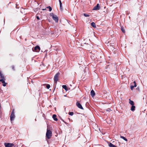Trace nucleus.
Wrapping results in <instances>:
<instances>
[{
	"label": "nucleus",
	"instance_id": "nucleus-1",
	"mask_svg": "<svg viewBox=\"0 0 147 147\" xmlns=\"http://www.w3.org/2000/svg\"><path fill=\"white\" fill-rule=\"evenodd\" d=\"M50 16H52L53 20L55 21L56 22H57L58 21V18L57 16L54 15L53 13H51L50 14Z\"/></svg>",
	"mask_w": 147,
	"mask_h": 147
},
{
	"label": "nucleus",
	"instance_id": "nucleus-2",
	"mask_svg": "<svg viewBox=\"0 0 147 147\" xmlns=\"http://www.w3.org/2000/svg\"><path fill=\"white\" fill-rule=\"evenodd\" d=\"M46 136L49 139L52 136V132L49 130L47 129Z\"/></svg>",
	"mask_w": 147,
	"mask_h": 147
},
{
	"label": "nucleus",
	"instance_id": "nucleus-3",
	"mask_svg": "<svg viewBox=\"0 0 147 147\" xmlns=\"http://www.w3.org/2000/svg\"><path fill=\"white\" fill-rule=\"evenodd\" d=\"M59 75V73L58 72L54 76V81L55 82V83H56L57 82L58 80V78Z\"/></svg>",
	"mask_w": 147,
	"mask_h": 147
},
{
	"label": "nucleus",
	"instance_id": "nucleus-4",
	"mask_svg": "<svg viewBox=\"0 0 147 147\" xmlns=\"http://www.w3.org/2000/svg\"><path fill=\"white\" fill-rule=\"evenodd\" d=\"M4 145L5 147H11L14 146V144L13 143H5Z\"/></svg>",
	"mask_w": 147,
	"mask_h": 147
},
{
	"label": "nucleus",
	"instance_id": "nucleus-5",
	"mask_svg": "<svg viewBox=\"0 0 147 147\" xmlns=\"http://www.w3.org/2000/svg\"><path fill=\"white\" fill-rule=\"evenodd\" d=\"M10 119L11 121L13 120L15 118L14 110H13L12 111L10 116Z\"/></svg>",
	"mask_w": 147,
	"mask_h": 147
},
{
	"label": "nucleus",
	"instance_id": "nucleus-6",
	"mask_svg": "<svg viewBox=\"0 0 147 147\" xmlns=\"http://www.w3.org/2000/svg\"><path fill=\"white\" fill-rule=\"evenodd\" d=\"M100 8V6L98 3L94 7L93 9V10H99Z\"/></svg>",
	"mask_w": 147,
	"mask_h": 147
},
{
	"label": "nucleus",
	"instance_id": "nucleus-7",
	"mask_svg": "<svg viewBox=\"0 0 147 147\" xmlns=\"http://www.w3.org/2000/svg\"><path fill=\"white\" fill-rule=\"evenodd\" d=\"M76 104L78 107L82 109H83V108L82 105L78 102H76Z\"/></svg>",
	"mask_w": 147,
	"mask_h": 147
},
{
	"label": "nucleus",
	"instance_id": "nucleus-8",
	"mask_svg": "<svg viewBox=\"0 0 147 147\" xmlns=\"http://www.w3.org/2000/svg\"><path fill=\"white\" fill-rule=\"evenodd\" d=\"M34 49L37 52H39L40 51V47L38 46H36L34 47Z\"/></svg>",
	"mask_w": 147,
	"mask_h": 147
},
{
	"label": "nucleus",
	"instance_id": "nucleus-9",
	"mask_svg": "<svg viewBox=\"0 0 147 147\" xmlns=\"http://www.w3.org/2000/svg\"><path fill=\"white\" fill-rule=\"evenodd\" d=\"M5 80L0 79V81L3 84V86L4 87L6 86V83L5 81Z\"/></svg>",
	"mask_w": 147,
	"mask_h": 147
},
{
	"label": "nucleus",
	"instance_id": "nucleus-10",
	"mask_svg": "<svg viewBox=\"0 0 147 147\" xmlns=\"http://www.w3.org/2000/svg\"><path fill=\"white\" fill-rule=\"evenodd\" d=\"M59 4H60V10L61 11H62L63 9V8H62V3L61 2V1L60 0H59Z\"/></svg>",
	"mask_w": 147,
	"mask_h": 147
},
{
	"label": "nucleus",
	"instance_id": "nucleus-11",
	"mask_svg": "<svg viewBox=\"0 0 147 147\" xmlns=\"http://www.w3.org/2000/svg\"><path fill=\"white\" fill-rule=\"evenodd\" d=\"M90 94L91 96L92 97H93L95 95V93L94 92V91L93 90H92L91 92H90Z\"/></svg>",
	"mask_w": 147,
	"mask_h": 147
},
{
	"label": "nucleus",
	"instance_id": "nucleus-12",
	"mask_svg": "<svg viewBox=\"0 0 147 147\" xmlns=\"http://www.w3.org/2000/svg\"><path fill=\"white\" fill-rule=\"evenodd\" d=\"M0 76L1 78V79L5 80L4 76L2 74L1 71H0Z\"/></svg>",
	"mask_w": 147,
	"mask_h": 147
},
{
	"label": "nucleus",
	"instance_id": "nucleus-13",
	"mask_svg": "<svg viewBox=\"0 0 147 147\" xmlns=\"http://www.w3.org/2000/svg\"><path fill=\"white\" fill-rule=\"evenodd\" d=\"M53 119L55 121H57L58 120L56 118V115L55 114L53 115Z\"/></svg>",
	"mask_w": 147,
	"mask_h": 147
},
{
	"label": "nucleus",
	"instance_id": "nucleus-14",
	"mask_svg": "<svg viewBox=\"0 0 147 147\" xmlns=\"http://www.w3.org/2000/svg\"><path fill=\"white\" fill-rule=\"evenodd\" d=\"M129 103L130 104H131L132 106L134 105V102L133 101L131 100L130 99H129Z\"/></svg>",
	"mask_w": 147,
	"mask_h": 147
},
{
	"label": "nucleus",
	"instance_id": "nucleus-15",
	"mask_svg": "<svg viewBox=\"0 0 147 147\" xmlns=\"http://www.w3.org/2000/svg\"><path fill=\"white\" fill-rule=\"evenodd\" d=\"M62 86L63 88L66 91L68 90L67 88V87L66 85H63Z\"/></svg>",
	"mask_w": 147,
	"mask_h": 147
},
{
	"label": "nucleus",
	"instance_id": "nucleus-16",
	"mask_svg": "<svg viewBox=\"0 0 147 147\" xmlns=\"http://www.w3.org/2000/svg\"><path fill=\"white\" fill-rule=\"evenodd\" d=\"M91 25L92 27H93L94 28H96L95 24L94 22H92V23H91Z\"/></svg>",
	"mask_w": 147,
	"mask_h": 147
},
{
	"label": "nucleus",
	"instance_id": "nucleus-17",
	"mask_svg": "<svg viewBox=\"0 0 147 147\" xmlns=\"http://www.w3.org/2000/svg\"><path fill=\"white\" fill-rule=\"evenodd\" d=\"M135 107L134 105L132 106L131 108V110L133 111H134L135 110Z\"/></svg>",
	"mask_w": 147,
	"mask_h": 147
},
{
	"label": "nucleus",
	"instance_id": "nucleus-18",
	"mask_svg": "<svg viewBox=\"0 0 147 147\" xmlns=\"http://www.w3.org/2000/svg\"><path fill=\"white\" fill-rule=\"evenodd\" d=\"M120 137L121 138L123 139V140H124L125 141H127V139L125 137H124L123 136H121Z\"/></svg>",
	"mask_w": 147,
	"mask_h": 147
},
{
	"label": "nucleus",
	"instance_id": "nucleus-19",
	"mask_svg": "<svg viewBox=\"0 0 147 147\" xmlns=\"http://www.w3.org/2000/svg\"><path fill=\"white\" fill-rule=\"evenodd\" d=\"M47 8H49V11H51L52 10V8L50 6L47 7Z\"/></svg>",
	"mask_w": 147,
	"mask_h": 147
},
{
	"label": "nucleus",
	"instance_id": "nucleus-20",
	"mask_svg": "<svg viewBox=\"0 0 147 147\" xmlns=\"http://www.w3.org/2000/svg\"><path fill=\"white\" fill-rule=\"evenodd\" d=\"M106 111H108V112H110V111H111V109H110V108H108V109H106Z\"/></svg>",
	"mask_w": 147,
	"mask_h": 147
},
{
	"label": "nucleus",
	"instance_id": "nucleus-21",
	"mask_svg": "<svg viewBox=\"0 0 147 147\" xmlns=\"http://www.w3.org/2000/svg\"><path fill=\"white\" fill-rule=\"evenodd\" d=\"M46 87L47 89H49L50 88V86L49 85H47L46 86Z\"/></svg>",
	"mask_w": 147,
	"mask_h": 147
},
{
	"label": "nucleus",
	"instance_id": "nucleus-22",
	"mask_svg": "<svg viewBox=\"0 0 147 147\" xmlns=\"http://www.w3.org/2000/svg\"><path fill=\"white\" fill-rule=\"evenodd\" d=\"M134 86H135V87L137 86V85L136 84V82L135 81L134 82Z\"/></svg>",
	"mask_w": 147,
	"mask_h": 147
},
{
	"label": "nucleus",
	"instance_id": "nucleus-23",
	"mask_svg": "<svg viewBox=\"0 0 147 147\" xmlns=\"http://www.w3.org/2000/svg\"><path fill=\"white\" fill-rule=\"evenodd\" d=\"M74 113L73 112H70L69 113V114L71 116H72L73 115Z\"/></svg>",
	"mask_w": 147,
	"mask_h": 147
},
{
	"label": "nucleus",
	"instance_id": "nucleus-24",
	"mask_svg": "<svg viewBox=\"0 0 147 147\" xmlns=\"http://www.w3.org/2000/svg\"><path fill=\"white\" fill-rule=\"evenodd\" d=\"M84 16L85 17H88L89 16V15L88 14H86V13H84L83 14Z\"/></svg>",
	"mask_w": 147,
	"mask_h": 147
},
{
	"label": "nucleus",
	"instance_id": "nucleus-25",
	"mask_svg": "<svg viewBox=\"0 0 147 147\" xmlns=\"http://www.w3.org/2000/svg\"><path fill=\"white\" fill-rule=\"evenodd\" d=\"M135 86H130V89L131 90H132L134 88V87Z\"/></svg>",
	"mask_w": 147,
	"mask_h": 147
},
{
	"label": "nucleus",
	"instance_id": "nucleus-26",
	"mask_svg": "<svg viewBox=\"0 0 147 147\" xmlns=\"http://www.w3.org/2000/svg\"><path fill=\"white\" fill-rule=\"evenodd\" d=\"M121 30L124 33V32H125V30H124V29L123 28H121Z\"/></svg>",
	"mask_w": 147,
	"mask_h": 147
},
{
	"label": "nucleus",
	"instance_id": "nucleus-27",
	"mask_svg": "<svg viewBox=\"0 0 147 147\" xmlns=\"http://www.w3.org/2000/svg\"><path fill=\"white\" fill-rule=\"evenodd\" d=\"M36 18L38 20H39L40 19L39 17L38 16L36 17Z\"/></svg>",
	"mask_w": 147,
	"mask_h": 147
},
{
	"label": "nucleus",
	"instance_id": "nucleus-28",
	"mask_svg": "<svg viewBox=\"0 0 147 147\" xmlns=\"http://www.w3.org/2000/svg\"><path fill=\"white\" fill-rule=\"evenodd\" d=\"M46 10V9H42L43 10Z\"/></svg>",
	"mask_w": 147,
	"mask_h": 147
},
{
	"label": "nucleus",
	"instance_id": "nucleus-29",
	"mask_svg": "<svg viewBox=\"0 0 147 147\" xmlns=\"http://www.w3.org/2000/svg\"><path fill=\"white\" fill-rule=\"evenodd\" d=\"M12 68H13V69H14V67H13V66H12Z\"/></svg>",
	"mask_w": 147,
	"mask_h": 147
},
{
	"label": "nucleus",
	"instance_id": "nucleus-30",
	"mask_svg": "<svg viewBox=\"0 0 147 147\" xmlns=\"http://www.w3.org/2000/svg\"><path fill=\"white\" fill-rule=\"evenodd\" d=\"M1 108V104H0V108Z\"/></svg>",
	"mask_w": 147,
	"mask_h": 147
},
{
	"label": "nucleus",
	"instance_id": "nucleus-31",
	"mask_svg": "<svg viewBox=\"0 0 147 147\" xmlns=\"http://www.w3.org/2000/svg\"><path fill=\"white\" fill-rule=\"evenodd\" d=\"M66 96V95H65L64 96Z\"/></svg>",
	"mask_w": 147,
	"mask_h": 147
}]
</instances>
